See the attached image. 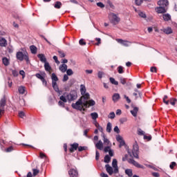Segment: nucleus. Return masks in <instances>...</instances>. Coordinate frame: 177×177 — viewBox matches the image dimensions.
<instances>
[{
	"mask_svg": "<svg viewBox=\"0 0 177 177\" xmlns=\"http://www.w3.org/2000/svg\"><path fill=\"white\" fill-rule=\"evenodd\" d=\"M66 99L68 102H74L78 97L77 91H71L70 93H66Z\"/></svg>",
	"mask_w": 177,
	"mask_h": 177,
	"instance_id": "3",
	"label": "nucleus"
},
{
	"mask_svg": "<svg viewBox=\"0 0 177 177\" xmlns=\"http://www.w3.org/2000/svg\"><path fill=\"white\" fill-rule=\"evenodd\" d=\"M128 162L129 164H132L133 165H134V167H136L137 168H141L142 169H145V166L139 164L138 162L132 158L128 159Z\"/></svg>",
	"mask_w": 177,
	"mask_h": 177,
	"instance_id": "6",
	"label": "nucleus"
},
{
	"mask_svg": "<svg viewBox=\"0 0 177 177\" xmlns=\"http://www.w3.org/2000/svg\"><path fill=\"white\" fill-rule=\"evenodd\" d=\"M100 157V153H99V151H95V160L96 161L99 160V158Z\"/></svg>",
	"mask_w": 177,
	"mask_h": 177,
	"instance_id": "58",
	"label": "nucleus"
},
{
	"mask_svg": "<svg viewBox=\"0 0 177 177\" xmlns=\"http://www.w3.org/2000/svg\"><path fill=\"white\" fill-rule=\"evenodd\" d=\"M30 50L32 55H36L37 50V46L32 45L30 46Z\"/></svg>",
	"mask_w": 177,
	"mask_h": 177,
	"instance_id": "27",
	"label": "nucleus"
},
{
	"mask_svg": "<svg viewBox=\"0 0 177 177\" xmlns=\"http://www.w3.org/2000/svg\"><path fill=\"white\" fill-rule=\"evenodd\" d=\"M164 32L165 34H172V28H167L164 29Z\"/></svg>",
	"mask_w": 177,
	"mask_h": 177,
	"instance_id": "38",
	"label": "nucleus"
},
{
	"mask_svg": "<svg viewBox=\"0 0 177 177\" xmlns=\"http://www.w3.org/2000/svg\"><path fill=\"white\" fill-rule=\"evenodd\" d=\"M112 167L114 168V174H118V165H117V159H113L112 161Z\"/></svg>",
	"mask_w": 177,
	"mask_h": 177,
	"instance_id": "10",
	"label": "nucleus"
},
{
	"mask_svg": "<svg viewBox=\"0 0 177 177\" xmlns=\"http://www.w3.org/2000/svg\"><path fill=\"white\" fill-rule=\"evenodd\" d=\"M118 73H119V74H124V67L119 66L118 67Z\"/></svg>",
	"mask_w": 177,
	"mask_h": 177,
	"instance_id": "39",
	"label": "nucleus"
},
{
	"mask_svg": "<svg viewBox=\"0 0 177 177\" xmlns=\"http://www.w3.org/2000/svg\"><path fill=\"white\" fill-rule=\"evenodd\" d=\"M111 128H112L111 122H109L106 125V132L110 133V132H111Z\"/></svg>",
	"mask_w": 177,
	"mask_h": 177,
	"instance_id": "34",
	"label": "nucleus"
},
{
	"mask_svg": "<svg viewBox=\"0 0 177 177\" xmlns=\"http://www.w3.org/2000/svg\"><path fill=\"white\" fill-rule=\"evenodd\" d=\"M71 106L75 110H79V111H82V98H80L75 103H73Z\"/></svg>",
	"mask_w": 177,
	"mask_h": 177,
	"instance_id": "4",
	"label": "nucleus"
},
{
	"mask_svg": "<svg viewBox=\"0 0 177 177\" xmlns=\"http://www.w3.org/2000/svg\"><path fill=\"white\" fill-rule=\"evenodd\" d=\"M62 2L56 1L53 6L55 9H60V8H62Z\"/></svg>",
	"mask_w": 177,
	"mask_h": 177,
	"instance_id": "33",
	"label": "nucleus"
},
{
	"mask_svg": "<svg viewBox=\"0 0 177 177\" xmlns=\"http://www.w3.org/2000/svg\"><path fill=\"white\" fill-rule=\"evenodd\" d=\"M176 103V98H171L170 100V104L171 106H175V104Z\"/></svg>",
	"mask_w": 177,
	"mask_h": 177,
	"instance_id": "56",
	"label": "nucleus"
},
{
	"mask_svg": "<svg viewBox=\"0 0 177 177\" xmlns=\"http://www.w3.org/2000/svg\"><path fill=\"white\" fill-rule=\"evenodd\" d=\"M176 166V162H171V164L169 165V168L171 169H174V168H175Z\"/></svg>",
	"mask_w": 177,
	"mask_h": 177,
	"instance_id": "54",
	"label": "nucleus"
},
{
	"mask_svg": "<svg viewBox=\"0 0 177 177\" xmlns=\"http://www.w3.org/2000/svg\"><path fill=\"white\" fill-rule=\"evenodd\" d=\"M138 135H139L140 136H145V131H143V130H142V129H138Z\"/></svg>",
	"mask_w": 177,
	"mask_h": 177,
	"instance_id": "41",
	"label": "nucleus"
},
{
	"mask_svg": "<svg viewBox=\"0 0 177 177\" xmlns=\"http://www.w3.org/2000/svg\"><path fill=\"white\" fill-rule=\"evenodd\" d=\"M111 160V158L109 155H106L104 158V162H106V164H109Z\"/></svg>",
	"mask_w": 177,
	"mask_h": 177,
	"instance_id": "35",
	"label": "nucleus"
},
{
	"mask_svg": "<svg viewBox=\"0 0 177 177\" xmlns=\"http://www.w3.org/2000/svg\"><path fill=\"white\" fill-rule=\"evenodd\" d=\"M109 81L111 83L113 84V85H118V82L115 81V79H114V77H110Z\"/></svg>",
	"mask_w": 177,
	"mask_h": 177,
	"instance_id": "36",
	"label": "nucleus"
},
{
	"mask_svg": "<svg viewBox=\"0 0 177 177\" xmlns=\"http://www.w3.org/2000/svg\"><path fill=\"white\" fill-rule=\"evenodd\" d=\"M113 131L116 133H120V129L118 128V126H115L113 129Z\"/></svg>",
	"mask_w": 177,
	"mask_h": 177,
	"instance_id": "64",
	"label": "nucleus"
},
{
	"mask_svg": "<svg viewBox=\"0 0 177 177\" xmlns=\"http://www.w3.org/2000/svg\"><path fill=\"white\" fill-rule=\"evenodd\" d=\"M144 139L145 140H151V136L144 135Z\"/></svg>",
	"mask_w": 177,
	"mask_h": 177,
	"instance_id": "62",
	"label": "nucleus"
},
{
	"mask_svg": "<svg viewBox=\"0 0 177 177\" xmlns=\"http://www.w3.org/2000/svg\"><path fill=\"white\" fill-rule=\"evenodd\" d=\"M78 151H84V150H86V149H88V147H78Z\"/></svg>",
	"mask_w": 177,
	"mask_h": 177,
	"instance_id": "55",
	"label": "nucleus"
},
{
	"mask_svg": "<svg viewBox=\"0 0 177 177\" xmlns=\"http://www.w3.org/2000/svg\"><path fill=\"white\" fill-rule=\"evenodd\" d=\"M132 154L135 158H139V145L136 141L133 145Z\"/></svg>",
	"mask_w": 177,
	"mask_h": 177,
	"instance_id": "5",
	"label": "nucleus"
},
{
	"mask_svg": "<svg viewBox=\"0 0 177 177\" xmlns=\"http://www.w3.org/2000/svg\"><path fill=\"white\" fill-rule=\"evenodd\" d=\"M138 15L140 16V17H142V19H146L147 17L146 14L143 12H140L138 13Z\"/></svg>",
	"mask_w": 177,
	"mask_h": 177,
	"instance_id": "49",
	"label": "nucleus"
},
{
	"mask_svg": "<svg viewBox=\"0 0 177 177\" xmlns=\"http://www.w3.org/2000/svg\"><path fill=\"white\" fill-rule=\"evenodd\" d=\"M0 46L1 48H6L8 46V40L4 37H0Z\"/></svg>",
	"mask_w": 177,
	"mask_h": 177,
	"instance_id": "11",
	"label": "nucleus"
},
{
	"mask_svg": "<svg viewBox=\"0 0 177 177\" xmlns=\"http://www.w3.org/2000/svg\"><path fill=\"white\" fill-rule=\"evenodd\" d=\"M138 111H139V108L134 106L133 110L131 111V113L133 117H136V115H138Z\"/></svg>",
	"mask_w": 177,
	"mask_h": 177,
	"instance_id": "22",
	"label": "nucleus"
},
{
	"mask_svg": "<svg viewBox=\"0 0 177 177\" xmlns=\"http://www.w3.org/2000/svg\"><path fill=\"white\" fill-rule=\"evenodd\" d=\"M158 5H159V6L167 8V6L169 5V3L168 2V0H159L158 1Z\"/></svg>",
	"mask_w": 177,
	"mask_h": 177,
	"instance_id": "12",
	"label": "nucleus"
},
{
	"mask_svg": "<svg viewBox=\"0 0 177 177\" xmlns=\"http://www.w3.org/2000/svg\"><path fill=\"white\" fill-rule=\"evenodd\" d=\"M110 146L111 145H107L104 147V151L105 153H107L108 151H110L111 150Z\"/></svg>",
	"mask_w": 177,
	"mask_h": 177,
	"instance_id": "57",
	"label": "nucleus"
},
{
	"mask_svg": "<svg viewBox=\"0 0 177 177\" xmlns=\"http://www.w3.org/2000/svg\"><path fill=\"white\" fill-rule=\"evenodd\" d=\"M58 55H59V57H66V54L62 50H58Z\"/></svg>",
	"mask_w": 177,
	"mask_h": 177,
	"instance_id": "44",
	"label": "nucleus"
},
{
	"mask_svg": "<svg viewBox=\"0 0 177 177\" xmlns=\"http://www.w3.org/2000/svg\"><path fill=\"white\" fill-rule=\"evenodd\" d=\"M135 3L137 6H140L143 3V0H135Z\"/></svg>",
	"mask_w": 177,
	"mask_h": 177,
	"instance_id": "45",
	"label": "nucleus"
},
{
	"mask_svg": "<svg viewBox=\"0 0 177 177\" xmlns=\"http://www.w3.org/2000/svg\"><path fill=\"white\" fill-rule=\"evenodd\" d=\"M82 96L80 97L82 100H86L88 101L89 97H91V95H89V93H85L84 94H82Z\"/></svg>",
	"mask_w": 177,
	"mask_h": 177,
	"instance_id": "21",
	"label": "nucleus"
},
{
	"mask_svg": "<svg viewBox=\"0 0 177 177\" xmlns=\"http://www.w3.org/2000/svg\"><path fill=\"white\" fill-rule=\"evenodd\" d=\"M91 115L93 120H96L99 117V115L96 112L91 113Z\"/></svg>",
	"mask_w": 177,
	"mask_h": 177,
	"instance_id": "37",
	"label": "nucleus"
},
{
	"mask_svg": "<svg viewBox=\"0 0 177 177\" xmlns=\"http://www.w3.org/2000/svg\"><path fill=\"white\" fill-rule=\"evenodd\" d=\"M78 146H80V145L77 142H74L73 144L71 145V147L69 149V151L71 153H74V151L77 150V149H78Z\"/></svg>",
	"mask_w": 177,
	"mask_h": 177,
	"instance_id": "13",
	"label": "nucleus"
},
{
	"mask_svg": "<svg viewBox=\"0 0 177 177\" xmlns=\"http://www.w3.org/2000/svg\"><path fill=\"white\" fill-rule=\"evenodd\" d=\"M18 92L20 95H24V92H26V87L21 86L18 88Z\"/></svg>",
	"mask_w": 177,
	"mask_h": 177,
	"instance_id": "31",
	"label": "nucleus"
},
{
	"mask_svg": "<svg viewBox=\"0 0 177 177\" xmlns=\"http://www.w3.org/2000/svg\"><path fill=\"white\" fill-rule=\"evenodd\" d=\"M2 63L3 64H4L6 66H9V64H10V60L6 57H3L2 58Z\"/></svg>",
	"mask_w": 177,
	"mask_h": 177,
	"instance_id": "19",
	"label": "nucleus"
},
{
	"mask_svg": "<svg viewBox=\"0 0 177 177\" xmlns=\"http://www.w3.org/2000/svg\"><path fill=\"white\" fill-rule=\"evenodd\" d=\"M22 51H18L16 53L17 60L19 62H23L26 60V63H30V57H28V53L26 50V48H21Z\"/></svg>",
	"mask_w": 177,
	"mask_h": 177,
	"instance_id": "1",
	"label": "nucleus"
},
{
	"mask_svg": "<svg viewBox=\"0 0 177 177\" xmlns=\"http://www.w3.org/2000/svg\"><path fill=\"white\" fill-rule=\"evenodd\" d=\"M37 57L39 59L40 62L41 63H46V57H45V55L44 54H38Z\"/></svg>",
	"mask_w": 177,
	"mask_h": 177,
	"instance_id": "18",
	"label": "nucleus"
},
{
	"mask_svg": "<svg viewBox=\"0 0 177 177\" xmlns=\"http://www.w3.org/2000/svg\"><path fill=\"white\" fill-rule=\"evenodd\" d=\"M66 93H64L63 95H61L59 99L61 100V102H63L64 103H67V96H66Z\"/></svg>",
	"mask_w": 177,
	"mask_h": 177,
	"instance_id": "30",
	"label": "nucleus"
},
{
	"mask_svg": "<svg viewBox=\"0 0 177 177\" xmlns=\"http://www.w3.org/2000/svg\"><path fill=\"white\" fill-rule=\"evenodd\" d=\"M44 70L47 71V73H50L52 71V66L49 64V62H46L44 63Z\"/></svg>",
	"mask_w": 177,
	"mask_h": 177,
	"instance_id": "17",
	"label": "nucleus"
},
{
	"mask_svg": "<svg viewBox=\"0 0 177 177\" xmlns=\"http://www.w3.org/2000/svg\"><path fill=\"white\" fill-rule=\"evenodd\" d=\"M95 147L98 149V150H102L103 149V142L102 140H99L98 142L95 144Z\"/></svg>",
	"mask_w": 177,
	"mask_h": 177,
	"instance_id": "24",
	"label": "nucleus"
},
{
	"mask_svg": "<svg viewBox=\"0 0 177 177\" xmlns=\"http://www.w3.org/2000/svg\"><path fill=\"white\" fill-rule=\"evenodd\" d=\"M120 96L119 93H114L112 96V100L114 103L118 102L120 100Z\"/></svg>",
	"mask_w": 177,
	"mask_h": 177,
	"instance_id": "20",
	"label": "nucleus"
},
{
	"mask_svg": "<svg viewBox=\"0 0 177 177\" xmlns=\"http://www.w3.org/2000/svg\"><path fill=\"white\" fill-rule=\"evenodd\" d=\"M32 171H33V176H37V175L39 174V170L37 169H33Z\"/></svg>",
	"mask_w": 177,
	"mask_h": 177,
	"instance_id": "51",
	"label": "nucleus"
},
{
	"mask_svg": "<svg viewBox=\"0 0 177 177\" xmlns=\"http://www.w3.org/2000/svg\"><path fill=\"white\" fill-rule=\"evenodd\" d=\"M80 93H81V95H85V93H86V87H85V85L84 84L80 85Z\"/></svg>",
	"mask_w": 177,
	"mask_h": 177,
	"instance_id": "29",
	"label": "nucleus"
},
{
	"mask_svg": "<svg viewBox=\"0 0 177 177\" xmlns=\"http://www.w3.org/2000/svg\"><path fill=\"white\" fill-rule=\"evenodd\" d=\"M52 86L55 92H57V93H60V90L59 89V86H57V82L52 83Z\"/></svg>",
	"mask_w": 177,
	"mask_h": 177,
	"instance_id": "25",
	"label": "nucleus"
},
{
	"mask_svg": "<svg viewBox=\"0 0 177 177\" xmlns=\"http://www.w3.org/2000/svg\"><path fill=\"white\" fill-rule=\"evenodd\" d=\"M102 136L103 138L104 145H106V146H111V142H110V140H108L104 133H103Z\"/></svg>",
	"mask_w": 177,
	"mask_h": 177,
	"instance_id": "16",
	"label": "nucleus"
},
{
	"mask_svg": "<svg viewBox=\"0 0 177 177\" xmlns=\"http://www.w3.org/2000/svg\"><path fill=\"white\" fill-rule=\"evenodd\" d=\"M35 77L37 78H38L39 80H41L44 77V76H42V75H41V73H36Z\"/></svg>",
	"mask_w": 177,
	"mask_h": 177,
	"instance_id": "63",
	"label": "nucleus"
},
{
	"mask_svg": "<svg viewBox=\"0 0 177 177\" xmlns=\"http://www.w3.org/2000/svg\"><path fill=\"white\" fill-rule=\"evenodd\" d=\"M120 82L122 85H125V84H127V80L124 77H120Z\"/></svg>",
	"mask_w": 177,
	"mask_h": 177,
	"instance_id": "59",
	"label": "nucleus"
},
{
	"mask_svg": "<svg viewBox=\"0 0 177 177\" xmlns=\"http://www.w3.org/2000/svg\"><path fill=\"white\" fill-rule=\"evenodd\" d=\"M162 19L165 21H169L171 20V15L169 14H163L162 15Z\"/></svg>",
	"mask_w": 177,
	"mask_h": 177,
	"instance_id": "23",
	"label": "nucleus"
},
{
	"mask_svg": "<svg viewBox=\"0 0 177 177\" xmlns=\"http://www.w3.org/2000/svg\"><path fill=\"white\" fill-rule=\"evenodd\" d=\"M155 10L158 14H162V15L164 13H167V10H168V9L167 8V7L160 6L159 7H156L155 8Z\"/></svg>",
	"mask_w": 177,
	"mask_h": 177,
	"instance_id": "7",
	"label": "nucleus"
},
{
	"mask_svg": "<svg viewBox=\"0 0 177 177\" xmlns=\"http://www.w3.org/2000/svg\"><path fill=\"white\" fill-rule=\"evenodd\" d=\"M66 74L67 75H73L74 74V72H73L72 69H67L66 70Z\"/></svg>",
	"mask_w": 177,
	"mask_h": 177,
	"instance_id": "48",
	"label": "nucleus"
},
{
	"mask_svg": "<svg viewBox=\"0 0 177 177\" xmlns=\"http://www.w3.org/2000/svg\"><path fill=\"white\" fill-rule=\"evenodd\" d=\"M7 50L8 53H13V50H14L13 46H9L7 48Z\"/></svg>",
	"mask_w": 177,
	"mask_h": 177,
	"instance_id": "46",
	"label": "nucleus"
},
{
	"mask_svg": "<svg viewBox=\"0 0 177 177\" xmlns=\"http://www.w3.org/2000/svg\"><path fill=\"white\" fill-rule=\"evenodd\" d=\"M125 174H126V175H127L129 177H132L133 175V173L132 172V169H127L125 170Z\"/></svg>",
	"mask_w": 177,
	"mask_h": 177,
	"instance_id": "32",
	"label": "nucleus"
},
{
	"mask_svg": "<svg viewBox=\"0 0 177 177\" xmlns=\"http://www.w3.org/2000/svg\"><path fill=\"white\" fill-rule=\"evenodd\" d=\"M115 118V113H114V112H111L109 115V118H111V120H113Z\"/></svg>",
	"mask_w": 177,
	"mask_h": 177,
	"instance_id": "50",
	"label": "nucleus"
},
{
	"mask_svg": "<svg viewBox=\"0 0 177 177\" xmlns=\"http://www.w3.org/2000/svg\"><path fill=\"white\" fill-rule=\"evenodd\" d=\"M89 104H88V101H86V100H82V107H86V108H88V105Z\"/></svg>",
	"mask_w": 177,
	"mask_h": 177,
	"instance_id": "40",
	"label": "nucleus"
},
{
	"mask_svg": "<svg viewBox=\"0 0 177 177\" xmlns=\"http://www.w3.org/2000/svg\"><path fill=\"white\" fill-rule=\"evenodd\" d=\"M116 41L118 42V44L123 45V46H129V45H131L130 41L123 40L122 39H117Z\"/></svg>",
	"mask_w": 177,
	"mask_h": 177,
	"instance_id": "9",
	"label": "nucleus"
},
{
	"mask_svg": "<svg viewBox=\"0 0 177 177\" xmlns=\"http://www.w3.org/2000/svg\"><path fill=\"white\" fill-rule=\"evenodd\" d=\"M109 19L113 26L118 24L119 21L121 20L116 14H114V12H110L109 14Z\"/></svg>",
	"mask_w": 177,
	"mask_h": 177,
	"instance_id": "2",
	"label": "nucleus"
},
{
	"mask_svg": "<svg viewBox=\"0 0 177 177\" xmlns=\"http://www.w3.org/2000/svg\"><path fill=\"white\" fill-rule=\"evenodd\" d=\"M105 168L106 169V172L109 174V175H113L114 174V170H113V167L110 166V165H106Z\"/></svg>",
	"mask_w": 177,
	"mask_h": 177,
	"instance_id": "15",
	"label": "nucleus"
},
{
	"mask_svg": "<svg viewBox=\"0 0 177 177\" xmlns=\"http://www.w3.org/2000/svg\"><path fill=\"white\" fill-rule=\"evenodd\" d=\"M59 70L62 72V73H66V70H67V64H62V65L59 66Z\"/></svg>",
	"mask_w": 177,
	"mask_h": 177,
	"instance_id": "26",
	"label": "nucleus"
},
{
	"mask_svg": "<svg viewBox=\"0 0 177 177\" xmlns=\"http://www.w3.org/2000/svg\"><path fill=\"white\" fill-rule=\"evenodd\" d=\"M88 106H95L96 104V102L93 100H90L88 102Z\"/></svg>",
	"mask_w": 177,
	"mask_h": 177,
	"instance_id": "43",
	"label": "nucleus"
},
{
	"mask_svg": "<svg viewBox=\"0 0 177 177\" xmlns=\"http://www.w3.org/2000/svg\"><path fill=\"white\" fill-rule=\"evenodd\" d=\"M107 3H108V5H109L111 9H115V8L114 5L113 4V3L110 0L107 1Z\"/></svg>",
	"mask_w": 177,
	"mask_h": 177,
	"instance_id": "47",
	"label": "nucleus"
},
{
	"mask_svg": "<svg viewBox=\"0 0 177 177\" xmlns=\"http://www.w3.org/2000/svg\"><path fill=\"white\" fill-rule=\"evenodd\" d=\"M43 85H44V86H46L48 85V82H46V80H45V77H43L41 80Z\"/></svg>",
	"mask_w": 177,
	"mask_h": 177,
	"instance_id": "60",
	"label": "nucleus"
},
{
	"mask_svg": "<svg viewBox=\"0 0 177 177\" xmlns=\"http://www.w3.org/2000/svg\"><path fill=\"white\" fill-rule=\"evenodd\" d=\"M79 44H80V45H81L82 46H84L86 45V42H85V41H84V39H81L79 41Z\"/></svg>",
	"mask_w": 177,
	"mask_h": 177,
	"instance_id": "52",
	"label": "nucleus"
},
{
	"mask_svg": "<svg viewBox=\"0 0 177 177\" xmlns=\"http://www.w3.org/2000/svg\"><path fill=\"white\" fill-rule=\"evenodd\" d=\"M97 6L103 9V8H104V4H103L102 2H98L97 3Z\"/></svg>",
	"mask_w": 177,
	"mask_h": 177,
	"instance_id": "61",
	"label": "nucleus"
},
{
	"mask_svg": "<svg viewBox=\"0 0 177 177\" xmlns=\"http://www.w3.org/2000/svg\"><path fill=\"white\" fill-rule=\"evenodd\" d=\"M13 150H15V149L13 148V146H10L8 148L5 149V151L6 153H10V151H13Z\"/></svg>",
	"mask_w": 177,
	"mask_h": 177,
	"instance_id": "42",
	"label": "nucleus"
},
{
	"mask_svg": "<svg viewBox=\"0 0 177 177\" xmlns=\"http://www.w3.org/2000/svg\"><path fill=\"white\" fill-rule=\"evenodd\" d=\"M68 174L71 177H77L78 176V171H77L75 169H71L68 171Z\"/></svg>",
	"mask_w": 177,
	"mask_h": 177,
	"instance_id": "14",
	"label": "nucleus"
},
{
	"mask_svg": "<svg viewBox=\"0 0 177 177\" xmlns=\"http://www.w3.org/2000/svg\"><path fill=\"white\" fill-rule=\"evenodd\" d=\"M19 117H20V118H24V117H26V113H24V111H19Z\"/></svg>",
	"mask_w": 177,
	"mask_h": 177,
	"instance_id": "53",
	"label": "nucleus"
},
{
	"mask_svg": "<svg viewBox=\"0 0 177 177\" xmlns=\"http://www.w3.org/2000/svg\"><path fill=\"white\" fill-rule=\"evenodd\" d=\"M116 140L120 143L119 147L121 148L122 146H125V140L122 138V136L118 135L116 136Z\"/></svg>",
	"mask_w": 177,
	"mask_h": 177,
	"instance_id": "8",
	"label": "nucleus"
},
{
	"mask_svg": "<svg viewBox=\"0 0 177 177\" xmlns=\"http://www.w3.org/2000/svg\"><path fill=\"white\" fill-rule=\"evenodd\" d=\"M51 79H52V84H53V82H57V81H59V78L57 77V76L55 73H52Z\"/></svg>",
	"mask_w": 177,
	"mask_h": 177,
	"instance_id": "28",
	"label": "nucleus"
}]
</instances>
